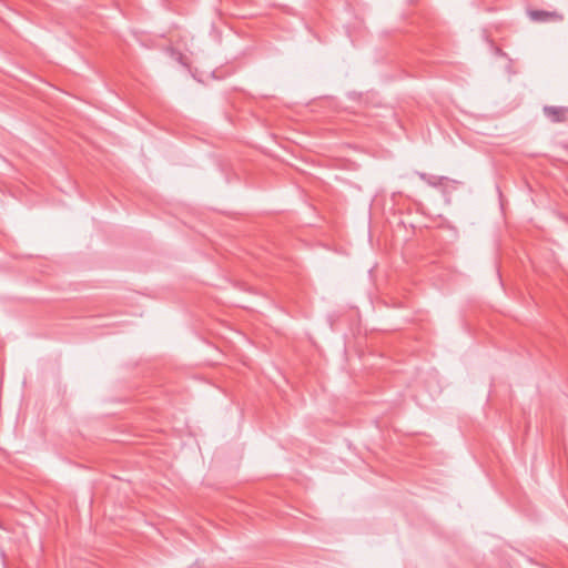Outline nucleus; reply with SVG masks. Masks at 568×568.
<instances>
[{
	"label": "nucleus",
	"mask_w": 568,
	"mask_h": 568,
	"mask_svg": "<svg viewBox=\"0 0 568 568\" xmlns=\"http://www.w3.org/2000/svg\"><path fill=\"white\" fill-rule=\"evenodd\" d=\"M530 19L536 22H546L550 19H560L556 12L545 11V10H530L528 12Z\"/></svg>",
	"instance_id": "nucleus-2"
},
{
	"label": "nucleus",
	"mask_w": 568,
	"mask_h": 568,
	"mask_svg": "<svg viewBox=\"0 0 568 568\" xmlns=\"http://www.w3.org/2000/svg\"><path fill=\"white\" fill-rule=\"evenodd\" d=\"M418 176L430 186H440L443 181L446 180L444 176L429 175L427 173H418Z\"/></svg>",
	"instance_id": "nucleus-3"
},
{
	"label": "nucleus",
	"mask_w": 568,
	"mask_h": 568,
	"mask_svg": "<svg viewBox=\"0 0 568 568\" xmlns=\"http://www.w3.org/2000/svg\"><path fill=\"white\" fill-rule=\"evenodd\" d=\"M542 112L545 116L552 123H561L568 120L567 106L545 105Z\"/></svg>",
	"instance_id": "nucleus-1"
}]
</instances>
